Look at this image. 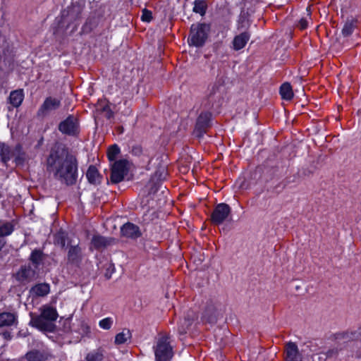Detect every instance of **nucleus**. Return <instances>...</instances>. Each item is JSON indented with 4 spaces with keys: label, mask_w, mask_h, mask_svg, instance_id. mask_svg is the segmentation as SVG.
<instances>
[{
    "label": "nucleus",
    "mask_w": 361,
    "mask_h": 361,
    "mask_svg": "<svg viewBox=\"0 0 361 361\" xmlns=\"http://www.w3.org/2000/svg\"><path fill=\"white\" fill-rule=\"evenodd\" d=\"M16 151L18 152V154L15 158V162L18 165H23L25 161V153L21 152L22 146L20 145H17L15 148Z\"/></svg>",
    "instance_id": "obj_33"
},
{
    "label": "nucleus",
    "mask_w": 361,
    "mask_h": 361,
    "mask_svg": "<svg viewBox=\"0 0 361 361\" xmlns=\"http://www.w3.org/2000/svg\"><path fill=\"white\" fill-rule=\"evenodd\" d=\"M169 334H163L157 339L154 347L156 361H170L173 355V348L170 343Z\"/></svg>",
    "instance_id": "obj_4"
},
{
    "label": "nucleus",
    "mask_w": 361,
    "mask_h": 361,
    "mask_svg": "<svg viewBox=\"0 0 361 361\" xmlns=\"http://www.w3.org/2000/svg\"><path fill=\"white\" fill-rule=\"evenodd\" d=\"M166 172L165 171V169L163 167L160 169H158L156 171L155 173H154V176L156 177H157V178L159 180H162V179H164L166 178Z\"/></svg>",
    "instance_id": "obj_40"
},
{
    "label": "nucleus",
    "mask_w": 361,
    "mask_h": 361,
    "mask_svg": "<svg viewBox=\"0 0 361 361\" xmlns=\"http://www.w3.org/2000/svg\"><path fill=\"white\" fill-rule=\"evenodd\" d=\"M67 249V263L75 267H80L83 259V253L79 243L76 245L68 244Z\"/></svg>",
    "instance_id": "obj_12"
},
{
    "label": "nucleus",
    "mask_w": 361,
    "mask_h": 361,
    "mask_svg": "<svg viewBox=\"0 0 361 361\" xmlns=\"http://www.w3.org/2000/svg\"><path fill=\"white\" fill-rule=\"evenodd\" d=\"M68 240V233L62 229L57 231L54 235V243L64 248Z\"/></svg>",
    "instance_id": "obj_28"
},
{
    "label": "nucleus",
    "mask_w": 361,
    "mask_h": 361,
    "mask_svg": "<svg viewBox=\"0 0 361 361\" xmlns=\"http://www.w3.org/2000/svg\"><path fill=\"white\" fill-rule=\"evenodd\" d=\"M120 148L119 147L116 145V144H114L111 146H110L107 150V157L109 159V160L111 162V161H116V157H118V155L120 154Z\"/></svg>",
    "instance_id": "obj_31"
},
{
    "label": "nucleus",
    "mask_w": 361,
    "mask_h": 361,
    "mask_svg": "<svg viewBox=\"0 0 361 361\" xmlns=\"http://www.w3.org/2000/svg\"><path fill=\"white\" fill-rule=\"evenodd\" d=\"M103 360V354L97 350L88 353L86 356L87 361H102Z\"/></svg>",
    "instance_id": "obj_34"
},
{
    "label": "nucleus",
    "mask_w": 361,
    "mask_h": 361,
    "mask_svg": "<svg viewBox=\"0 0 361 361\" xmlns=\"http://www.w3.org/2000/svg\"><path fill=\"white\" fill-rule=\"evenodd\" d=\"M217 318L218 312L216 307L213 304H208L202 314V322L214 324L216 322Z\"/></svg>",
    "instance_id": "obj_18"
},
{
    "label": "nucleus",
    "mask_w": 361,
    "mask_h": 361,
    "mask_svg": "<svg viewBox=\"0 0 361 361\" xmlns=\"http://www.w3.org/2000/svg\"><path fill=\"white\" fill-rule=\"evenodd\" d=\"M206 8L202 3H197L195 1V6L193 8V11L197 13H200L201 15L204 14Z\"/></svg>",
    "instance_id": "obj_38"
},
{
    "label": "nucleus",
    "mask_w": 361,
    "mask_h": 361,
    "mask_svg": "<svg viewBox=\"0 0 361 361\" xmlns=\"http://www.w3.org/2000/svg\"><path fill=\"white\" fill-rule=\"evenodd\" d=\"M58 129L63 135L76 136L80 133L78 119L73 115H69L59 123Z\"/></svg>",
    "instance_id": "obj_8"
},
{
    "label": "nucleus",
    "mask_w": 361,
    "mask_h": 361,
    "mask_svg": "<svg viewBox=\"0 0 361 361\" xmlns=\"http://www.w3.org/2000/svg\"><path fill=\"white\" fill-rule=\"evenodd\" d=\"M185 322L187 323L186 324L187 326H190L192 324V322L193 319L190 320V319H188L185 318Z\"/></svg>",
    "instance_id": "obj_44"
},
{
    "label": "nucleus",
    "mask_w": 361,
    "mask_h": 361,
    "mask_svg": "<svg viewBox=\"0 0 361 361\" xmlns=\"http://www.w3.org/2000/svg\"><path fill=\"white\" fill-rule=\"evenodd\" d=\"M220 85L217 83H214L209 87L207 99L209 102L216 101V94L219 93Z\"/></svg>",
    "instance_id": "obj_32"
},
{
    "label": "nucleus",
    "mask_w": 361,
    "mask_h": 361,
    "mask_svg": "<svg viewBox=\"0 0 361 361\" xmlns=\"http://www.w3.org/2000/svg\"><path fill=\"white\" fill-rule=\"evenodd\" d=\"M114 241L112 238H106L100 235H94L91 240L92 246L97 250L105 249Z\"/></svg>",
    "instance_id": "obj_17"
},
{
    "label": "nucleus",
    "mask_w": 361,
    "mask_h": 361,
    "mask_svg": "<svg viewBox=\"0 0 361 361\" xmlns=\"http://www.w3.org/2000/svg\"><path fill=\"white\" fill-rule=\"evenodd\" d=\"M210 31V26L207 23L192 24L190 27L188 39L190 46L202 47L204 45Z\"/></svg>",
    "instance_id": "obj_3"
},
{
    "label": "nucleus",
    "mask_w": 361,
    "mask_h": 361,
    "mask_svg": "<svg viewBox=\"0 0 361 361\" xmlns=\"http://www.w3.org/2000/svg\"><path fill=\"white\" fill-rule=\"evenodd\" d=\"M25 358L27 361H45L47 360L46 354L39 350H32L25 355Z\"/></svg>",
    "instance_id": "obj_24"
},
{
    "label": "nucleus",
    "mask_w": 361,
    "mask_h": 361,
    "mask_svg": "<svg viewBox=\"0 0 361 361\" xmlns=\"http://www.w3.org/2000/svg\"><path fill=\"white\" fill-rule=\"evenodd\" d=\"M82 8L80 6L73 5L63 10L61 13L62 23H67V27L74 24L72 32L75 31L79 25L78 20L80 18Z\"/></svg>",
    "instance_id": "obj_7"
},
{
    "label": "nucleus",
    "mask_w": 361,
    "mask_h": 361,
    "mask_svg": "<svg viewBox=\"0 0 361 361\" xmlns=\"http://www.w3.org/2000/svg\"><path fill=\"white\" fill-rule=\"evenodd\" d=\"M86 177L89 183L92 184H97L100 183L99 173L96 168L93 165H90L87 171Z\"/></svg>",
    "instance_id": "obj_26"
},
{
    "label": "nucleus",
    "mask_w": 361,
    "mask_h": 361,
    "mask_svg": "<svg viewBox=\"0 0 361 361\" xmlns=\"http://www.w3.org/2000/svg\"><path fill=\"white\" fill-rule=\"evenodd\" d=\"M39 271L33 268L30 264L21 265L19 269L13 274L16 281L21 285H27L38 278Z\"/></svg>",
    "instance_id": "obj_6"
},
{
    "label": "nucleus",
    "mask_w": 361,
    "mask_h": 361,
    "mask_svg": "<svg viewBox=\"0 0 361 361\" xmlns=\"http://www.w3.org/2000/svg\"><path fill=\"white\" fill-rule=\"evenodd\" d=\"M307 25H308V23H307V20L305 18H302L299 21H298V23L297 25V26L300 29V30H305L307 27Z\"/></svg>",
    "instance_id": "obj_42"
},
{
    "label": "nucleus",
    "mask_w": 361,
    "mask_h": 361,
    "mask_svg": "<svg viewBox=\"0 0 361 361\" xmlns=\"http://www.w3.org/2000/svg\"><path fill=\"white\" fill-rule=\"evenodd\" d=\"M284 361H302L298 345L295 343L290 341L286 344Z\"/></svg>",
    "instance_id": "obj_15"
},
{
    "label": "nucleus",
    "mask_w": 361,
    "mask_h": 361,
    "mask_svg": "<svg viewBox=\"0 0 361 361\" xmlns=\"http://www.w3.org/2000/svg\"><path fill=\"white\" fill-rule=\"evenodd\" d=\"M130 162L126 159H119L111 164L110 181L117 184L123 181L130 170Z\"/></svg>",
    "instance_id": "obj_5"
},
{
    "label": "nucleus",
    "mask_w": 361,
    "mask_h": 361,
    "mask_svg": "<svg viewBox=\"0 0 361 361\" xmlns=\"http://www.w3.org/2000/svg\"><path fill=\"white\" fill-rule=\"evenodd\" d=\"M152 18V13L151 11L147 8L142 9L141 16V20L142 21L149 23Z\"/></svg>",
    "instance_id": "obj_36"
},
{
    "label": "nucleus",
    "mask_w": 361,
    "mask_h": 361,
    "mask_svg": "<svg viewBox=\"0 0 361 361\" xmlns=\"http://www.w3.org/2000/svg\"><path fill=\"white\" fill-rule=\"evenodd\" d=\"M121 233L123 237L134 240L142 236L139 226L130 222H127L121 226Z\"/></svg>",
    "instance_id": "obj_14"
},
{
    "label": "nucleus",
    "mask_w": 361,
    "mask_h": 361,
    "mask_svg": "<svg viewBox=\"0 0 361 361\" xmlns=\"http://www.w3.org/2000/svg\"><path fill=\"white\" fill-rule=\"evenodd\" d=\"M24 97L25 94L23 89L16 90L11 92L8 102L13 107L18 108L21 105Z\"/></svg>",
    "instance_id": "obj_21"
},
{
    "label": "nucleus",
    "mask_w": 361,
    "mask_h": 361,
    "mask_svg": "<svg viewBox=\"0 0 361 361\" xmlns=\"http://www.w3.org/2000/svg\"><path fill=\"white\" fill-rule=\"evenodd\" d=\"M279 93L281 98L286 101L291 100L294 95L292 87L288 82H285L281 85L280 87Z\"/></svg>",
    "instance_id": "obj_27"
},
{
    "label": "nucleus",
    "mask_w": 361,
    "mask_h": 361,
    "mask_svg": "<svg viewBox=\"0 0 361 361\" xmlns=\"http://www.w3.org/2000/svg\"><path fill=\"white\" fill-rule=\"evenodd\" d=\"M114 271H115V267H114V264L109 263V264H106V271L104 274L105 278L106 279H110L112 274L114 273Z\"/></svg>",
    "instance_id": "obj_37"
},
{
    "label": "nucleus",
    "mask_w": 361,
    "mask_h": 361,
    "mask_svg": "<svg viewBox=\"0 0 361 361\" xmlns=\"http://www.w3.org/2000/svg\"><path fill=\"white\" fill-rule=\"evenodd\" d=\"M102 111L104 113V116L106 118L110 119V118H113L114 112L111 109L109 104L104 105L102 107Z\"/></svg>",
    "instance_id": "obj_39"
},
{
    "label": "nucleus",
    "mask_w": 361,
    "mask_h": 361,
    "mask_svg": "<svg viewBox=\"0 0 361 361\" xmlns=\"http://www.w3.org/2000/svg\"><path fill=\"white\" fill-rule=\"evenodd\" d=\"M16 321L14 314L11 312L0 313V327L10 326Z\"/></svg>",
    "instance_id": "obj_25"
},
{
    "label": "nucleus",
    "mask_w": 361,
    "mask_h": 361,
    "mask_svg": "<svg viewBox=\"0 0 361 361\" xmlns=\"http://www.w3.org/2000/svg\"><path fill=\"white\" fill-rule=\"evenodd\" d=\"M250 38L249 32L245 31L236 35L233 40V49L235 51H239L244 48Z\"/></svg>",
    "instance_id": "obj_19"
},
{
    "label": "nucleus",
    "mask_w": 361,
    "mask_h": 361,
    "mask_svg": "<svg viewBox=\"0 0 361 361\" xmlns=\"http://www.w3.org/2000/svg\"><path fill=\"white\" fill-rule=\"evenodd\" d=\"M39 310L40 314L39 315L41 317L47 319L52 324H55L54 322L56 321L59 315L54 307L49 305H43L40 307Z\"/></svg>",
    "instance_id": "obj_20"
},
{
    "label": "nucleus",
    "mask_w": 361,
    "mask_h": 361,
    "mask_svg": "<svg viewBox=\"0 0 361 361\" xmlns=\"http://www.w3.org/2000/svg\"><path fill=\"white\" fill-rule=\"evenodd\" d=\"M14 153L11 148L4 142H0V160L6 164L13 157Z\"/></svg>",
    "instance_id": "obj_23"
},
{
    "label": "nucleus",
    "mask_w": 361,
    "mask_h": 361,
    "mask_svg": "<svg viewBox=\"0 0 361 361\" xmlns=\"http://www.w3.org/2000/svg\"><path fill=\"white\" fill-rule=\"evenodd\" d=\"M30 321L29 325L37 329L42 332H54L56 328L55 324L51 323L47 319L41 317L37 314L30 312Z\"/></svg>",
    "instance_id": "obj_10"
},
{
    "label": "nucleus",
    "mask_w": 361,
    "mask_h": 361,
    "mask_svg": "<svg viewBox=\"0 0 361 361\" xmlns=\"http://www.w3.org/2000/svg\"><path fill=\"white\" fill-rule=\"evenodd\" d=\"M113 324V319L111 317H106L99 321V326L105 330L111 329Z\"/></svg>",
    "instance_id": "obj_35"
},
{
    "label": "nucleus",
    "mask_w": 361,
    "mask_h": 361,
    "mask_svg": "<svg viewBox=\"0 0 361 361\" xmlns=\"http://www.w3.org/2000/svg\"><path fill=\"white\" fill-rule=\"evenodd\" d=\"M356 27V20H347L342 29V35L343 37H348L353 32Z\"/></svg>",
    "instance_id": "obj_30"
},
{
    "label": "nucleus",
    "mask_w": 361,
    "mask_h": 361,
    "mask_svg": "<svg viewBox=\"0 0 361 361\" xmlns=\"http://www.w3.org/2000/svg\"><path fill=\"white\" fill-rule=\"evenodd\" d=\"M6 241L4 239H0V251L5 246Z\"/></svg>",
    "instance_id": "obj_43"
},
{
    "label": "nucleus",
    "mask_w": 361,
    "mask_h": 361,
    "mask_svg": "<svg viewBox=\"0 0 361 361\" xmlns=\"http://www.w3.org/2000/svg\"><path fill=\"white\" fill-rule=\"evenodd\" d=\"M47 172L53 178L68 186L76 183L78 176V159L63 144L53 146L46 158Z\"/></svg>",
    "instance_id": "obj_1"
},
{
    "label": "nucleus",
    "mask_w": 361,
    "mask_h": 361,
    "mask_svg": "<svg viewBox=\"0 0 361 361\" xmlns=\"http://www.w3.org/2000/svg\"><path fill=\"white\" fill-rule=\"evenodd\" d=\"M131 153L135 156H140L142 154V147L139 145H135L132 147Z\"/></svg>",
    "instance_id": "obj_41"
},
{
    "label": "nucleus",
    "mask_w": 361,
    "mask_h": 361,
    "mask_svg": "<svg viewBox=\"0 0 361 361\" xmlns=\"http://www.w3.org/2000/svg\"><path fill=\"white\" fill-rule=\"evenodd\" d=\"M212 114L209 112H203L200 114L195 125V133L197 137H202L206 130L210 126Z\"/></svg>",
    "instance_id": "obj_13"
},
{
    "label": "nucleus",
    "mask_w": 361,
    "mask_h": 361,
    "mask_svg": "<svg viewBox=\"0 0 361 361\" xmlns=\"http://www.w3.org/2000/svg\"><path fill=\"white\" fill-rule=\"evenodd\" d=\"M331 338L337 343H343L353 357L361 358V326L336 332Z\"/></svg>",
    "instance_id": "obj_2"
},
{
    "label": "nucleus",
    "mask_w": 361,
    "mask_h": 361,
    "mask_svg": "<svg viewBox=\"0 0 361 361\" xmlns=\"http://www.w3.org/2000/svg\"><path fill=\"white\" fill-rule=\"evenodd\" d=\"M46 255L43 252L41 249L35 248L32 252L28 258L29 262L32 267L39 270V266L43 264V262L45 259Z\"/></svg>",
    "instance_id": "obj_16"
},
{
    "label": "nucleus",
    "mask_w": 361,
    "mask_h": 361,
    "mask_svg": "<svg viewBox=\"0 0 361 361\" xmlns=\"http://www.w3.org/2000/svg\"><path fill=\"white\" fill-rule=\"evenodd\" d=\"M231 214V208L226 203H219L216 205L211 214V222L216 226L221 224Z\"/></svg>",
    "instance_id": "obj_9"
},
{
    "label": "nucleus",
    "mask_w": 361,
    "mask_h": 361,
    "mask_svg": "<svg viewBox=\"0 0 361 361\" xmlns=\"http://www.w3.org/2000/svg\"><path fill=\"white\" fill-rule=\"evenodd\" d=\"M132 336L131 332L129 329H123L122 332L117 334L115 336V343L116 345H121L125 343Z\"/></svg>",
    "instance_id": "obj_29"
},
{
    "label": "nucleus",
    "mask_w": 361,
    "mask_h": 361,
    "mask_svg": "<svg viewBox=\"0 0 361 361\" xmlns=\"http://www.w3.org/2000/svg\"><path fill=\"white\" fill-rule=\"evenodd\" d=\"M307 15L310 16V7L307 8Z\"/></svg>",
    "instance_id": "obj_45"
},
{
    "label": "nucleus",
    "mask_w": 361,
    "mask_h": 361,
    "mask_svg": "<svg viewBox=\"0 0 361 361\" xmlns=\"http://www.w3.org/2000/svg\"><path fill=\"white\" fill-rule=\"evenodd\" d=\"M50 291V286L48 283H38L30 289V293L38 297H44Z\"/></svg>",
    "instance_id": "obj_22"
},
{
    "label": "nucleus",
    "mask_w": 361,
    "mask_h": 361,
    "mask_svg": "<svg viewBox=\"0 0 361 361\" xmlns=\"http://www.w3.org/2000/svg\"><path fill=\"white\" fill-rule=\"evenodd\" d=\"M61 105V99L53 97H47L37 110V115L39 117H44L50 112L59 109Z\"/></svg>",
    "instance_id": "obj_11"
}]
</instances>
